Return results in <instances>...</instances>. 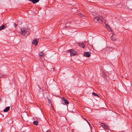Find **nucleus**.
Segmentation results:
<instances>
[{
  "instance_id": "nucleus-1",
  "label": "nucleus",
  "mask_w": 132,
  "mask_h": 132,
  "mask_svg": "<svg viewBox=\"0 0 132 132\" xmlns=\"http://www.w3.org/2000/svg\"><path fill=\"white\" fill-rule=\"evenodd\" d=\"M21 34L24 36H27L30 33V30L27 27L23 28L21 29Z\"/></svg>"
},
{
  "instance_id": "nucleus-2",
  "label": "nucleus",
  "mask_w": 132,
  "mask_h": 132,
  "mask_svg": "<svg viewBox=\"0 0 132 132\" xmlns=\"http://www.w3.org/2000/svg\"><path fill=\"white\" fill-rule=\"evenodd\" d=\"M102 18L101 17H95L94 19L93 20L95 22H98L100 23L101 22L102 20Z\"/></svg>"
},
{
  "instance_id": "nucleus-3",
  "label": "nucleus",
  "mask_w": 132,
  "mask_h": 132,
  "mask_svg": "<svg viewBox=\"0 0 132 132\" xmlns=\"http://www.w3.org/2000/svg\"><path fill=\"white\" fill-rule=\"evenodd\" d=\"M61 99L63 100L62 103L63 104L66 105L69 104L68 101L64 97H62Z\"/></svg>"
},
{
  "instance_id": "nucleus-4",
  "label": "nucleus",
  "mask_w": 132,
  "mask_h": 132,
  "mask_svg": "<svg viewBox=\"0 0 132 132\" xmlns=\"http://www.w3.org/2000/svg\"><path fill=\"white\" fill-rule=\"evenodd\" d=\"M70 51L71 56H74L76 54V51L73 50L72 49L70 50Z\"/></svg>"
},
{
  "instance_id": "nucleus-5",
  "label": "nucleus",
  "mask_w": 132,
  "mask_h": 132,
  "mask_svg": "<svg viewBox=\"0 0 132 132\" xmlns=\"http://www.w3.org/2000/svg\"><path fill=\"white\" fill-rule=\"evenodd\" d=\"M90 55L91 53L90 52H87L85 53L84 54V56L87 57H89L90 56Z\"/></svg>"
},
{
  "instance_id": "nucleus-6",
  "label": "nucleus",
  "mask_w": 132,
  "mask_h": 132,
  "mask_svg": "<svg viewBox=\"0 0 132 132\" xmlns=\"http://www.w3.org/2000/svg\"><path fill=\"white\" fill-rule=\"evenodd\" d=\"M38 43V42L36 39H34L32 42V44L35 45H37Z\"/></svg>"
},
{
  "instance_id": "nucleus-7",
  "label": "nucleus",
  "mask_w": 132,
  "mask_h": 132,
  "mask_svg": "<svg viewBox=\"0 0 132 132\" xmlns=\"http://www.w3.org/2000/svg\"><path fill=\"white\" fill-rule=\"evenodd\" d=\"M29 1L32 2L34 4H35L38 2L39 0H29Z\"/></svg>"
},
{
  "instance_id": "nucleus-8",
  "label": "nucleus",
  "mask_w": 132,
  "mask_h": 132,
  "mask_svg": "<svg viewBox=\"0 0 132 132\" xmlns=\"http://www.w3.org/2000/svg\"><path fill=\"white\" fill-rule=\"evenodd\" d=\"M10 107L9 106H8L7 107H6L5 108V109H4L3 110V111L4 112H7L10 109Z\"/></svg>"
},
{
  "instance_id": "nucleus-9",
  "label": "nucleus",
  "mask_w": 132,
  "mask_h": 132,
  "mask_svg": "<svg viewBox=\"0 0 132 132\" xmlns=\"http://www.w3.org/2000/svg\"><path fill=\"white\" fill-rule=\"evenodd\" d=\"M79 45L80 47L83 48L85 46L84 44L83 43H79Z\"/></svg>"
},
{
  "instance_id": "nucleus-10",
  "label": "nucleus",
  "mask_w": 132,
  "mask_h": 132,
  "mask_svg": "<svg viewBox=\"0 0 132 132\" xmlns=\"http://www.w3.org/2000/svg\"><path fill=\"white\" fill-rule=\"evenodd\" d=\"M5 25L3 24L0 27V30L3 29L5 28Z\"/></svg>"
},
{
  "instance_id": "nucleus-11",
  "label": "nucleus",
  "mask_w": 132,
  "mask_h": 132,
  "mask_svg": "<svg viewBox=\"0 0 132 132\" xmlns=\"http://www.w3.org/2000/svg\"><path fill=\"white\" fill-rule=\"evenodd\" d=\"M40 56H42L44 55V53L42 52H40L39 54Z\"/></svg>"
},
{
  "instance_id": "nucleus-12",
  "label": "nucleus",
  "mask_w": 132,
  "mask_h": 132,
  "mask_svg": "<svg viewBox=\"0 0 132 132\" xmlns=\"http://www.w3.org/2000/svg\"><path fill=\"white\" fill-rule=\"evenodd\" d=\"M111 39L113 41H116V39L114 37H113V36H112L111 37Z\"/></svg>"
},
{
  "instance_id": "nucleus-13",
  "label": "nucleus",
  "mask_w": 132,
  "mask_h": 132,
  "mask_svg": "<svg viewBox=\"0 0 132 132\" xmlns=\"http://www.w3.org/2000/svg\"><path fill=\"white\" fill-rule=\"evenodd\" d=\"M105 27L108 30H109L108 28H109V29H111V28L108 24H106V25Z\"/></svg>"
},
{
  "instance_id": "nucleus-14",
  "label": "nucleus",
  "mask_w": 132,
  "mask_h": 132,
  "mask_svg": "<svg viewBox=\"0 0 132 132\" xmlns=\"http://www.w3.org/2000/svg\"><path fill=\"white\" fill-rule=\"evenodd\" d=\"M38 122L36 121H34V122H33V124L35 125H36V126H37L38 125Z\"/></svg>"
},
{
  "instance_id": "nucleus-15",
  "label": "nucleus",
  "mask_w": 132,
  "mask_h": 132,
  "mask_svg": "<svg viewBox=\"0 0 132 132\" xmlns=\"http://www.w3.org/2000/svg\"><path fill=\"white\" fill-rule=\"evenodd\" d=\"M104 128L105 129L107 130H108L109 129V126L107 125H105V126L104 127Z\"/></svg>"
},
{
  "instance_id": "nucleus-16",
  "label": "nucleus",
  "mask_w": 132,
  "mask_h": 132,
  "mask_svg": "<svg viewBox=\"0 0 132 132\" xmlns=\"http://www.w3.org/2000/svg\"><path fill=\"white\" fill-rule=\"evenodd\" d=\"M92 94L93 95H94L95 96H97L98 97H99V96H98V95H97L96 93H95L94 92H93L92 93Z\"/></svg>"
},
{
  "instance_id": "nucleus-17",
  "label": "nucleus",
  "mask_w": 132,
  "mask_h": 132,
  "mask_svg": "<svg viewBox=\"0 0 132 132\" xmlns=\"http://www.w3.org/2000/svg\"><path fill=\"white\" fill-rule=\"evenodd\" d=\"M79 15L81 17H82L83 16V15L81 13H80L79 14Z\"/></svg>"
},
{
  "instance_id": "nucleus-18",
  "label": "nucleus",
  "mask_w": 132,
  "mask_h": 132,
  "mask_svg": "<svg viewBox=\"0 0 132 132\" xmlns=\"http://www.w3.org/2000/svg\"><path fill=\"white\" fill-rule=\"evenodd\" d=\"M101 125L104 127L105 126V123H101Z\"/></svg>"
},
{
  "instance_id": "nucleus-19",
  "label": "nucleus",
  "mask_w": 132,
  "mask_h": 132,
  "mask_svg": "<svg viewBox=\"0 0 132 132\" xmlns=\"http://www.w3.org/2000/svg\"><path fill=\"white\" fill-rule=\"evenodd\" d=\"M47 100H48V102H49V103H50L51 104V101H50V100L49 99V98H47Z\"/></svg>"
},
{
  "instance_id": "nucleus-20",
  "label": "nucleus",
  "mask_w": 132,
  "mask_h": 132,
  "mask_svg": "<svg viewBox=\"0 0 132 132\" xmlns=\"http://www.w3.org/2000/svg\"><path fill=\"white\" fill-rule=\"evenodd\" d=\"M14 26L15 28H16L17 26V25L16 23H14Z\"/></svg>"
},
{
  "instance_id": "nucleus-21",
  "label": "nucleus",
  "mask_w": 132,
  "mask_h": 132,
  "mask_svg": "<svg viewBox=\"0 0 132 132\" xmlns=\"http://www.w3.org/2000/svg\"><path fill=\"white\" fill-rule=\"evenodd\" d=\"M85 120L87 121V123H88L89 124V125H90V123L87 121V120L86 119H85Z\"/></svg>"
},
{
  "instance_id": "nucleus-22",
  "label": "nucleus",
  "mask_w": 132,
  "mask_h": 132,
  "mask_svg": "<svg viewBox=\"0 0 132 132\" xmlns=\"http://www.w3.org/2000/svg\"><path fill=\"white\" fill-rule=\"evenodd\" d=\"M46 132H51V131L50 130H47V131Z\"/></svg>"
},
{
  "instance_id": "nucleus-23",
  "label": "nucleus",
  "mask_w": 132,
  "mask_h": 132,
  "mask_svg": "<svg viewBox=\"0 0 132 132\" xmlns=\"http://www.w3.org/2000/svg\"><path fill=\"white\" fill-rule=\"evenodd\" d=\"M40 61H41V60H42V59H41V58H40Z\"/></svg>"
},
{
  "instance_id": "nucleus-24",
  "label": "nucleus",
  "mask_w": 132,
  "mask_h": 132,
  "mask_svg": "<svg viewBox=\"0 0 132 132\" xmlns=\"http://www.w3.org/2000/svg\"><path fill=\"white\" fill-rule=\"evenodd\" d=\"M108 29H109V30H111V29H109V28H108Z\"/></svg>"
},
{
  "instance_id": "nucleus-25",
  "label": "nucleus",
  "mask_w": 132,
  "mask_h": 132,
  "mask_svg": "<svg viewBox=\"0 0 132 132\" xmlns=\"http://www.w3.org/2000/svg\"><path fill=\"white\" fill-rule=\"evenodd\" d=\"M130 10H132V9H131Z\"/></svg>"
},
{
  "instance_id": "nucleus-26",
  "label": "nucleus",
  "mask_w": 132,
  "mask_h": 132,
  "mask_svg": "<svg viewBox=\"0 0 132 132\" xmlns=\"http://www.w3.org/2000/svg\"><path fill=\"white\" fill-rule=\"evenodd\" d=\"M22 22H21V24H22Z\"/></svg>"
}]
</instances>
